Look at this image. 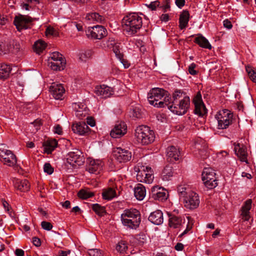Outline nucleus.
Masks as SVG:
<instances>
[{
	"label": "nucleus",
	"mask_w": 256,
	"mask_h": 256,
	"mask_svg": "<svg viewBox=\"0 0 256 256\" xmlns=\"http://www.w3.org/2000/svg\"><path fill=\"white\" fill-rule=\"evenodd\" d=\"M190 106V98L184 91L176 90L172 94V100L167 106L168 108L174 114L178 115L185 114Z\"/></svg>",
	"instance_id": "1"
},
{
	"label": "nucleus",
	"mask_w": 256,
	"mask_h": 256,
	"mask_svg": "<svg viewBox=\"0 0 256 256\" xmlns=\"http://www.w3.org/2000/svg\"><path fill=\"white\" fill-rule=\"evenodd\" d=\"M170 98L164 90L155 88H152L148 94L149 103L158 108H164L170 104Z\"/></svg>",
	"instance_id": "2"
},
{
	"label": "nucleus",
	"mask_w": 256,
	"mask_h": 256,
	"mask_svg": "<svg viewBox=\"0 0 256 256\" xmlns=\"http://www.w3.org/2000/svg\"><path fill=\"white\" fill-rule=\"evenodd\" d=\"M122 23L124 31L127 34L132 36L142 28V18L136 13H130L123 18Z\"/></svg>",
	"instance_id": "3"
},
{
	"label": "nucleus",
	"mask_w": 256,
	"mask_h": 256,
	"mask_svg": "<svg viewBox=\"0 0 256 256\" xmlns=\"http://www.w3.org/2000/svg\"><path fill=\"white\" fill-rule=\"evenodd\" d=\"M120 218L123 225L130 229H136L141 222L140 212L136 208L125 210Z\"/></svg>",
	"instance_id": "4"
},
{
	"label": "nucleus",
	"mask_w": 256,
	"mask_h": 256,
	"mask_svg": "<svg viewBox=\"0 0 256 256\" xmlns=\"http://www.w3.org/2000/svg\"><path fill=\"white\" fill-rule=\"evenodd\" d=\"M135 138L136 141L142 145H148L154 142V132L146 126H140L135 130Z\"/></svg>",
	"instance_id": "5"
},
{
	"label": "nucleus",
	"mask_w": 256,
	"mask_h": 256,
	"mask_svg": "<svg viewBox=\"0 0 256 256\" xmlns=\"http://www.w3.org/2000/svg\"><path fill=\"white\" fill-rule=\"evenodd\" d=\"M216 118L218 121V129H226L232 122L233 114L226 109L222 110L216 115Z\"/></svg>",
	"instance_id": "6"
},
{
	"label": "nucleus",
	"mask_w": 256,
	"mask_h": 256,
	"mask_svg": "<svg viewBox=\"0 0 256 256\" xmlns=\"http://www.w3.org/2000/svg\"><path fill=\"white\" fill-rule=\"evenodd\" d=\"M66 64L64 58L58 52H53L48 58V66L54 70H63Z\"/></svg>",
	"instance_id": "7"
},
{
	"label": "nucleus",
	"mask_w": 256,
	"mask_h": 256,
	"mask_svg": "<svg viewBox=\"0 0 256 256\" xmlns=\"http://www.w3.org/2000/svg\"><path fill=\"white\" fill-rule=\"evenodd\" d=\"M202 180L205 186L209 189H212L218 185L216 173L210 168L204 169L202 173Z\"/></svg>",
	"instance_id": "8"
},
{
	"label": "nucleus",
	"mask_w": 256,
	"mask_h": 256,
	"mask_svg": "<svg viewBox=\"0 0 256 256\" xmlns=\"http://www.w3.org/2000/svg\"><path fill=\"white\" fill-rule=\"evenodd\" d=\"M136 178V180L140 182L148 184H152L154 178L153 171L150 167L142 166L139 169Z\"/></svg>",
	"instance_id": "9"
},
{
	"label": "nucleus",
	"mask_w": 256,
	"mask_h": 256,
	"mask_svg": "<svg viewBox=\"0 0 256 256\" xmlns=\"http://www.w3.org/2000/svg\"><path fill=\"white\" fill-rule=\"evenodd\" d=\"M0 160L4 164L9 166H13L16 164V156L11 150L4 148H0Z\"/></svg>",
	"instance_id": "10"
},
{
	"label": "nucleus",
	"mask_w": 256,
	"mask_h": 256,
	"mask_svg": "<svg viewBox=\"0 0 256 256\" xmlns=\"http://www.w3.org/2000/svg\"><path fill=\"white\" fill-rule=\"evenodd\" d=\"M106 34V30L104 26L98 25L89 28L86 30L87 36L93 39L100 40L105 36Z\"/></svg>",
	"instance_id": "11"
},
{
	"label": "nucleus",
	"mask_w": 256,
	"mask_h": 256,
	"mask_svg": "<svg viewBox=\"0 0 256 256\" xmlns=\"http://www.w3.org/2000/svg\"><path fill=\"white\" fill-rule=\"evenodd\" d=\"M184 206L189 209L196 208L200 204V200L198 194L192 190L183 200Z\"/></svg>",
	"instance_id": "12"
},
{
	"label": "nucleus",
	"mask_w": 256,
	"mask_h": 256,
	"mask_svg": "<svg viewBox=\"0 0 256 256\" xmlns=\"http://www.w3.org/2000/svg\"><path fill=\"white\" fill-rule=\"evenodd\" d=\"M67 160L72 165L76 164L78 166L82 165L84 162V156L82 152L78 149L68 152L67 156Z\"/></svg>",
	"instance_id": "13"
},
{
	"label": "nucleus",
	"mask_w": 256,
	"mask_h": 256,
	"mask_svg": "<svg viewBox=\"0 0 256 256\" xmlns=\"http://www.w3.org/2000/svg\"><path fill=\"white\" fill-rule=\"evenodd\" d=\"M32 21V19L30 17L20 15L15 17L14 24L18 30L20 31L22 30L28 28Z\"/></svg>",
	"instance_id": "14"
},
{
	"label": "nucleus",
	"mask_w": 256,
	"mask_h": 256,
	"mask_svg": "<svg viewBox=\"0 0 256 256\" xmlns=\"http://www.w3.org/2000/svg\"><path fill=\"white\" fill-rule=\"evenodd\" d=\"M194 104V113L200 116H204L207 112L206 108L202 102V96L200 92L198 93L193 100Z\"/></svg>",
	"instance_id": "15"
},
{
	"label": "nucleus",
	"mask_w": 256,
	"mask_h": 256,
	"mask_svg": "<svg viewBox=\"0 0 256 256\" xmlns=\"http://www.w3.org/2000/svg\"><path fill=\"white\" fill-rule=\"evenodd\" d=\"M114 156L120 162H126L131 159L132 154L128 150L118 148L114 152Z\"/></svg>",
	"instance_id": "16"
},
{
	"label": "nucleus",
	"mask_w": 256,
	"mask_h": 256,
	"mask_svg": "<svg viewBox=\"0 0 256 256\" xmlns=\"http://www.w3.org/2000/svg\"><path fill=\"white\" fill-rule=\"evenodd\" d=\"M127 130V126L124 122H120L115 124L113 129L110 132V136L112 138H118L124 135Z\"/></svg>",
	"instance_id": "17"
},
{
	"label": "nucleus",
	"mask_w": 256,
	"mask_h": 256,
	"mask_svg": "<svg viewBox=\"0 0 256 256\" xmlns=\"http://www.w3.org/2000/svg\"><path fill=\"white\" fill-rule=\"evenodd\" d=\"M151 196L155 200L162 201L167 199L168 195L164 188L156 186L152 188Z\"/></svg>",
	"instance_id": "18"
},
{
	"label": "nucleus",
	"mask_w": 256,
	"mask_h": 256,
	"mask_svg": "<svg viewBox=\"0 0 256 256\" xmlns=\"http://www.w3.org/2000/svg\"><path fill=\"white\" fill-rule=\"evenodd\" d=\"M50 91L54 99L62 100L65 90L62 84L54 82L50 88Z\"/></svg>",
	"instance_id": "19"
},
{
	"label": "nucleus",
	"mask_w": 256,
	"mask_h": 256,
	"mask_svg": "<svg viewBox=\"0 0 256 256\" xmlns=\"http://www.w3.org/2000/svg\"><path fill=\"white\" fill-rule=\"evenodd\" d=\"M94 92L102 98L110 96L114 93L112 88L106 85L97 86L94 89Z\"/></svg>",
	"instance_id": "20"
},
{
	"label": "nucleus",
	"mask_w": 256,
	"mask_h": 256,
	"mask_svg": "<svg viewBox=\"0 0 256 256\" xmlns=\"http://www.w3.org/2000/svg\"><path fill=\"white\" fill-rule=\"evenodd\" d=\"M234 150L236 154L242 162H247V148L246 146L240 142L238 143L234 146Z\"/></svg>",
	"instance_id": "21"
},
{
	"label": "nucleus",
	"mask_w": 256,
	"mask_h": 256,
	"mask_svg": "<svg viewBox=\"0 0 256 256\" xmlns=\"http://www.w3.org/2000/svg\"><path fill=\"white\" fill-rule=\"evenodd\" d=\"M103 166L102 162L100 160H90L87 170L92 174H98L102 170Z\"/></svg>",
	"instance_id": "22"
},
{
	"label": "nucleus",
	"mask_w": 256,
	"mask_h": 256,
	"mask_svg": "<svg viewBox=\"0 0 256 256\" xmlns=\"http://www.w3.org/2000/svg\"><path fill=\"white\" fill-rule=\"evenodd\" d=\"M148 220L156 225H160L163 223V213L160 210H156L150 214Z\"/></svg>",
	"instance_id": "23"
},
{
	"label": "nucleus",
	"mask_w": 256,
	"mask_h": 256,
	"mask_svg": "<svg viewBox=\"0 0 256 256\" xmlns=\"http://www.w3.org/2000/svg\"><path fill=\"white\" fill-rule=\"evenodd\" d=\"M185 222V219L182 216L173 214L169 215L168 225L170 228H178Z\"/></svg>",
	"instance_id": "24"
},
{
	"label": "nucleus",
	"mask_w": 256,
	"mask_h": 256,
	"mask_svg": "<svg viewBox=\"0 0 256 256\" xmlns=\"http://www.w3.org/2000/svg\"><path fill=\"white\" fill-rule=\"evenodd\" d=\"M13 184L14 188L20 192H27L30 189V184L26 180L14 179L13 180Z\"/></svg>",
	"instance_id": "25"
},
{
	"label": "nucleus",
	"mask_w": 256,
	"mask_h": 256,
	"mask_svg": "<svg viewBox=\"0 0 256 256\" xmlns=\"http://www.w3.org/2000/svg\"><path fill=\"white\" fill-rule=\"evenodd\" d=\"M88 126L85 122H80L72 124V130L74 133L83 135L88 132Z\"/></svg>",
	"instance_id": "26"
},
{
	"label": "nucleus",
	"mask_w": 256,
	"mask_h": 256,
	"mask_svg": "<svg viewBox=\"0 0 256 256\" xmlns=\"http://www.w3.org/2000/svg\"><path fill=\"white\" fill-rule=\"evenodd\" d=\"M167 156L170 158V161L171 162H174L179 158L180 155V152L174 146H170L167 149Z\"/></svg>",
	"instance_id": "27"
},
{
	"label": "nucleus",
	"mask_w": 256,
	"mask_h": 256,
	"mask_svg": "<svg viewBox=\"0 0 256 256\" xmlns=\"http://www.w3.org/2000/svg\"><path fill=\"white\" fill-rule=\"evenodd\" d=\"M252 201L251 200H247L242 208L241 216L244 220H248L250 218V210L251 208Z\"/></svg>",
	"instance_id": "28"
},
{
	"label": "nucleus",
	"mask_w": 256,
	"mask_h": 256,
	"mask_svg": "<svg viewBox=\"0 0 256 256\" xmlns=\"http://www.w3.org/2000/svg\"><path fill=\"white\" fill-rule=\"evenodd\" d=\"M190 18V14L188 10H183L180 14L179 18V27L183 30L187 27Z\"/></svg>",
	"instance_id": "29"
},
{
	"label": "nucleus",
	"mask_w": 256,
	"mask_h": 256,
	"mask_svg": "<svg viewBox=\"0 0 256 256\" xmlns=\"http://www.w3.org/2000/svg\"><path fill=\"white\" fill-rule=\"evenodd\" d=\"M146 190L145 187L142 184H138L134 188V194L138 200H142L146 196Z\"/></svg>",
	"instance_id": "30"
},
{
	"label": "nucleus",
	"mask_w": 256,
	"mask_h": 256,
	"mask_svg": "<svg viewBox=\"0 0 256 256\" xmlns=\"http://www.w3.org/2000/svg\"><path fill=\"white\" fill-rule=\"evenodd\" d=\"M86 18L90 22H97L104 24L105 22V18L96 12L89 13L86 14Z\"/></svg>",
	"instance_id": "31"
},
{
	"label": "nucleus",
	"mask_w": 256,
	"mask_h": 256,
	"mask_svg": "<svg viewBox=\"0 0 256 256\" xmlns=\"http://www.w3.org/2000/svg\"><path fill=\"white\" fill-rule=\"evenodd\" d=\"M194 42L200 47L210 50L212 46L208 40L202 34H199L194 40Z\"/></svg>",
	"instance_id": "32"
},
{
	"label": "nucleus",
	"mask_w": 256,
	"mask_h": 256,
	"mask_svg": "<svg viewBox=\"0 0 256 256\" xmlns=\"http://www.w3.org/2000/svg\"><path fill=\"white\" fill-rule=\"evenodd\" d=\"M174 172L172 167L170 165L166 166L162 173V178L163 180L168 181L173 176Z\"/></svg>",
	"instance_id": "33"
},
{
	"label": "nucleus",
	"mask_w": 256,
	"mask_h": 256,
	"mask_svg": "<svg viewBox=\"0 0 256 256\" xmlns=\"http://www.w3.org/2000/svg\"><path fill=\"white\" fill-rule=\"evenodd\" d=\"M58 142L55 139L48 140L46 141L44 145L45 152L50 154L57 146Z\"/></svg>",
	"instance_id": "34"
},
{
	"label": "nucleus",
	"mask_w": 256,
	"mask_h": 256,
	"mask_svg": "<svg viewBox=\"0 0 256 256\" xmlns=\"http://www.w3.org/2000/svg\"><path fill=\"white\" fill-rule=\"evenodd\" d=\"M12 68L10 65L2 64L0 65V78L6 79L10 74Z\"/></svg>",
	"instance_id": "35"
},
{
	"label": "nucleus",
	"mask_w": 256,
	"mask_h": 256,
	"mask_svg": "<svg viewBox=\"0 0 256 256\" xmlns=\"http://www.w3.org/2000/svg\"><path fill=\"white\" fill-rule=\"evenodd\" d=\"M192 190L186 185H180L178 187V192L180 199L183 200Z\"/></svg>",
	"instance_id": "36"
},
{
	"label": "nucleus",
	"mask_w": 256,
	"mask_h": 256,
	"mask_svg": "<svg viewBox=\"0 0 256 256\" xmlns=\"http://www.w3.org/2000/svg\"><path fill=\"white\" fill-rule=\"evenodd\" d=\"M102 196L104 200H110L116 196V192L112 188H109L104 190Z\"/></svg>",
	"instance_id": "37"
},
{
	"label": "nucleus",
	"mask_w": 256,
	"mask_h": 256,
	"mask_svg": "<svg viewBox=\"0 0 256 256\" xmlns=\"http://www.w3.org/2000/svg\"><path fill=\"white\" fill-rule=\"evenodd\" d=\"M46 47V44L41 40H38L34 45V49L38 54H40L42 52L43 50L45 49Z\"/></svg>",
	"instance_id": "38"
},
{
	"label": "nucleus",
	"mask_w": 256,
	"mask_h": 256,
	"mask_svg": "<svg viewBox=\"0 0 256 256\" xmlns=\"http://www.w3.org/2000/svg\"><path fill=\"white\" fill-rule=\"evenodd\" d=\"M92 208L93 210L100 216H103L106 213L105 208L98 204H93L92 205Z\"/></svg>",
	"instance_id": "39"
},
{
	"label": "nucleus",
	"mask_w": 256,
	"mask_h": 256,
	"mask_svg": "<svg viewBox=\"0 0 256 256\" xmlns=\"http://www.w3.org/2000/svg\"><path fill=\"white\" fill-rule=\"evenodd\" d=\"M78 196L82 199H87L94 196V194L88 190H81L78 194Z\"/></svg>",
	"instance_id": "40"
},
{
	"label": "nucleus",
	"mask_w": 256,
	"mask_h": 256,
	"mask_svg": "<svg viewBox=\"0 0 256 256\" xmlns=\"http://www.w3.org/2000/svg\"><path fill=\"white\" fill-rule=\"evenodd\" d=\"M92 54V52L90 50H82L80 54V59L82 61H86L90 58Z\"/></svg>",
	"instance_id": "41"
},
{
	"label": "nucleus",
	"mask_w": 256,
	"mask_h": 256,
	"mask_svg": "<svg viewBox=\"0 0 256 256\" xmlns=\"http://www.w3.org/2000/svg\"><path fill=\"white\" fill-rule=\"evenodd\" d=\"M130 116L134 118H140L142 116V111L140 107L134 108L130 112Z\"/></svg>",
	"instance_id": "42"
},
{
	"label": "nucleus",
	"mask_w": 256,
	"mask_h": 256,
	"mask_svg": "<svg viewBox=\"0 0 256 256\" xmlns=\"http://www.w3.org/2000/svg\"><path fill=\"white\" fill-rule=\"evenodd\" d=\"M81 110H77L76 111V116L80 119H83L88 115V110L86 107H84Z\"/></svg>",
	"instance_id": "43"
},
{
	"label": "nucleus",
	"mask_w": 256,
	"mask_h": 256,
	"mask_svg": "<svg viewBox=\"0 0 256 256\" xmlns=\"http://www.w3.org/2000/svg\"><path fill=\"white\" fill-rule=\"evenodd\" d=\"M246 72L248 74V76H250V78L251 79V80L254 82H256V75H255L256 72L250 66H246Z\"/></svg>",
	"instance_id": "44"
},
{
	"label": "nucleus",
	"mask_w": 256,
	"mask_h": 256,
	"mask_svg": "<svg viewBox=\"0 0 256 256\" xmlns=\"http://www.w3.org/2000/svg\"><path fill=\"white\" fill-rule=\"evenodd\" d=\"M127 248V246L124 242L120 241L116 245V249L118 252L122 253L125 252Z\"/></svg>",
	"instance_id": "45"
},
{
	"label": "nucleus",
	"mask_w": 256,
	"mask_h": 256,
	"mask_svg": "<svg viewBox=\"0 0 256 256\" xmlns=\"http://www.w3.org/2000/svg\"><path fill=\"white\" fill-rule=\"evenodd\" d=\"M88 254L90 256H102V252L100 250L97 248L89 250Z\"/></svg>",
	"instance_id": "46"
},
{
	"label": "nucleus",
	"mask_w": 256,
	"mask_h": 256,
	"mask_svg": "<svg viewBox=\"0 0 256 256\" xmlns=\"http://www.w3.org/2000/svg\"><path fill=\"white\" fill-rule=\"evenodd\" d=\"M44 170L48 174H51L54 172V168L49 163H46L44 166Z\"/></svg>",
	"instance_id": "47"
},
{
	"label": "nucleus",
	"mask_w": 256,
	"mask_h": 256,
	"mask_svg": "<svg viewBox=\"0 0 256 256\" xmlns=\"http://www.w3.org/2000/svg\"><path fill=\"white\" fill-rule=\"evenodd\" d=\"M41 226L43 229L46 230H50L52 228V224L50 222L46 221L42 222Z\"/></svg>",
	"instance_id": "48"
},
{
	"label": "nucleus",
	"mask_w": 256,
	"mask_h": 256,
	"mask_svg": "<svg viewBox=\"0 0 256 256\" xmlns=\"http://www.w3.org/2000/svg\"><path fill=\"white\" fill-rule=\"evenodd\" d=\"M196 66V64L194 63H192L189 66L188 72L190 74L194 76L197 74V72L194 70Z\"/></svg>",
	"instance_id": "49"
},
{
	"label": "nucleus",
	"mask_w": 256,
	"mask_h": 256,
	"mask_svg": "<svg viewBox=\"0 0 256 256\" xmlns=\"http://www.w3.org/2000/svg\"><path fill=\"white\" fill-rule=\"evenodd\" d=\"M160 4V2L158 1H154L151 2L150 4L148 6V8H150L152 10H156V8L159 6Z\"/></svg>",
	"instance_id": "50"
},
{
	"label": "nucleus",
	"mask_w": 256,
	"mask_h": 256,
	"mask_svg": "<svg viewBox=\"0 0 256 256\" xmlns=\"http://www.w3.org/2000/svg\"><path fill=\"white\" fill-rule=\"evenodd\" d=\"M188 222L186 226V229L180 235V236H182L184 234H186L188 231H190L192 228V224H190L189 217H188Z\"/></svg>",
	"instance_id": "51"
},
{
	"label": "nucleus",
	"mask_w": 256,
	"mask_h": 256,
	"mask_svg": "<svg viewBox=\"0 0 256 256\" xmlns=\"http://www.w3.org/2000/svg\"><path fill=\"white\" fill-rule=\"evenodd\" d=\"M54 132L55 134H62V126L59 124H56L54 127Z\"/></svg>",
	"instance_id": "52"
},
{
	"label": "nucleus",
	"mask_w": 256,
	"mask_h": 256,
	"mask_svg": "<svg viewBox=\"0 0 256 256\" xmlns=\"http://www.w3.org/2000/svg\"><path fill=\"white\" fill-rule=\"evenodd\" d=\"M73 107L76 111L77 110H82L84 107H86V106L82 103H75L73 104Z\"/></svg>",
	"instance_id": "53"
},
{
	"label": "nucleus",
	"mask_w": 256,
	"mask_h": 256,
	"mask_svg": "<svg viewBox=\"0 0 256 256\" xmlns=\"http://www.w3.org/2000/svg\"><path fill=\"white\" fill-rule=\"evenodd\" d=\"M46 35L50 34L52 36H56V30L52 27H48L46 29Z\"/></svg>",
	"instance_id": "54"
},
{
	"label": "nucleus",
	"mask_w": 256,
	"mask_h": 256,
	"mask_svg": "<svg viewBox=\"0 0 256 256\" xmlns=\"http://www.w3.org/2000/svg\"><path fill=\"white\" fill-rule=\"evenodd\" d=\"M31 124L35 127V130H38L40 129L42 123L40 120H36L32 123Z\"/></svg>",
	"instance_id": "55"
},
{
	"label": "nucleus",
	"mask_w": 256,
	"mask_h": 256,
	"mask_svg": "<svg viewBox=\"0 0 256 256\" xmlns=\"http://www.w3.org/2000/svg\"><path fill=\"white\" fill-rule=\"evenodd\" d=\"M32 243L37 247L40 246L41 245L40 240L37 237H34L32 238Z\"/></svg>",
	"instance_id": "56"
},
{
	"label": "nucleus",
	"mask_w": 256,
	"mask_h": 256,
	"mask_svg": "<svg viewBox=\"0 0 256 256\" xmlns=\"http://www.w3.org/2000/svg\"><path fill=\"white\" fill-rule=\"evenodd\" d=\"M185 0H176L175 3L177 6L179 8H182L185 4Z\"/></svg>",
	"instance_id": "57"
},
{
	"label": "nucleus",
	"mask_w": 256,
	"mask_h": 256,
	"mask_svg": "<svg viewBox=\"0 0 256 256\" xmlns=\"http://www.w3.org/2000/svg\"><path fill=\"white\" fill-rule=\"evenodd\" d=\"M224 26L228 29L232 28V26L231 22L228 20H224Z\"/></svg>",
	"instance_id": "58"
},
{
	"label": "nucleus",
	"mask_w": 256,
	"mask_h": 256,
	"mask_svg": "<svg viewBox=\"0 0 256 256\" xmlns=\"http://www.w3.org/2000/svg\"><path fill=\"white\" fill-rule=\"evenodd\" d=\"M86 120L87 124L91 126H94L95 125V121L92 118L88 116Z\"/></svg>",
	"instance_id": "59"
},
{
	"label": "nucleus",
	"mask_w": 256,
	"mask_h": 256,
	"mask_svg": "<svg viewBox=\"0 0 256 256\" xmlns=\"http://www.w3.org/2000/svg\"><path fill=\"white\" fill-rule=\"evenodd\" d=\"M160 8L164 10V12H166L170 8V4L168 1L166 2V4L160 6Z\"/></svg>",
	"instance_id": "60"
},
{
	"label": "nucleus",
	"mask_w": 256,
	"mask_h": 256,
	"mask_svg": "<svg viewBox=\"0 0 256 256\" xmlns=\"http://www.w3.org/2000/svg\"><path fill=\"white\" fill-rule=\"evenodd\" d=\"M137 239L140 242V244H144L146 242V236L144 235H140L138 236V238H137Z\"/></svg>",
	"instance_id": "61"
},
{
	"label": "nucleus",
	"mask_w": 256,
	"mask_h": 256,
	"mask_svg": "<svg viewBox=\"0 0 256 256\" xmlns=\"http://www.w3.org/2000/svg\"><path fill=\"white\" fill-rule=\"evenodd\" d=\"M24 254V251L22 249L16 248L15 250V254L16 256H23Z\"/></svg>",
	"instance_id": "62"
},
{
	"label": "nucleus",
	"mask_w": 256,
	"mask_h": 256,
	"mask_svg": "<svg viewBox=\"0 0 256 256\" xmlns=\"http://www.w3.org/2000/svg\"><path fill=\"white\" fill-rule=\"evenodd\" d=\"M8 22V20L4 16L0 15V24L4 25Z\"/></svg>",
	"instance_id": "63"
},
{
	"label": "nucleus",
	"mask_w": 256,
	"mask_h": 256,
	"mask_svg": "<svg viewBox=\"0 0 256 256\" xmlns=\"http://www.w3.org/2000/svg\"><path fill=\"white\" fill-rule=\"evenodd\" d=\"M169 16L168 14H163L160 16V20L163 22H167L168 20Z\"/></svg>",
	"instance_id": "64"
}]
</instances>
